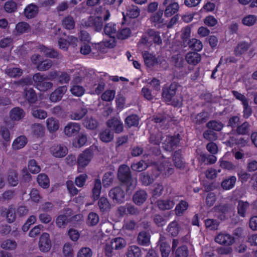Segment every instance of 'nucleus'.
Returning <instances> with one entry per match:
<instances>
[{
  "instance_id": "obj_30",
  "label": "nucleus",
  "mask_w": 257,
  "mask_h": 257,
  "mask_svg": "<svg viewBox=\"0 0 257 257\" xmlns=\"http://www.w3.org/2000/svg\"><path fill=\"white\" fill-rule=\"evenodd\" d=\"M158 171L160 173L169 176L173 173V169L171 164L168 163H163L158 167Z\"/></svg>"
},
{
  "instance_id": "obj_40",
  "label": "nucleus",
  "mask_w": 257,
  "mask_h": 257,
  "mask_svg": "<svg viewBox=\"0 0 257 257\" xmlns=\"http://www.w3.org/2000/svg\"><path fill=\"white\" fill-rule=\"evenodd\" d=\"M70 91L74 96L80 97L84 94L85 89L82 86L78 84H71Z\"/></svg>"
},
{
  "instance_id": "obj_39",
  "label": "nucleus",
  "mask_w": 257,
  "mask_h": 257,
  "mask_svg": "<svg viewBox=\"0 0 257 257\" xmlns=\"http://www.w3.org/2000/svg\"><path fill=\"white\" fill-rule=\"evenodd\" d=\"M87 141L86 136L81 134L73 141L72 145L75 148H80L86 144Z\"/></svg>"
},
{
  "instance_id": "obj_31",
  "label": "nucleus",
  "mask_w": 257,
  "mask_h": 257,
  "mask_svg": "<svg viewBox=\"0 0 257 257\" xmlns=\"http://www.w3.org/2000/svg\"><path fill=\"white\" fill-rule=\"evenodd\" d=\"M87 112V108L84 107H81L71 113L70 114V118L71 119L80 120L81 119Z\"/></svg>"
},
{
  "instance_id": "obj_50",
  "label": "nucleus",
  "mask_w": 257,
  "mask_h": 257,
  "mask_svg": "<svg viewBox=\"0 0 257 257\" xmlns=\"http://www.w3.org/2000/svg\"><path fill=\"white\" fill-rule=\"evenodd\" d=\"M249 45L247 43L241 42L238 44L234 50V53L236 55H240L247 51L248 49Z\"/></svg>"
},
{
  "instance_id": "obj_27",
  "label": "nucleus",
  "mask_w": 257,
  "mask_h": 257,
  "mask_svg": "<svg viewBox=\"0 0 257 257\" xmlns=\"http://www.w3.org/2000/svg\"><path fill=\"white\" fill-rule=\"evenodd\" d=\"M249 204L246 201L240 200L237 204V213L239 216L244 217L246 216V213L249 208Z\"/></svg>"
},
{
  "instance_id": "obj_33",
  "label": "nucleus",
  "mask_w": 257,
  "mask_h": 257,
  "mask_svg": "<svg viewBox=\"0 0 257 257\" xmlns=\"http://www.w3.org/2000/svg\"><path fill=\"white\" fill-rule=\"evenodd\" d=\"M113 134L109 129H104L99 134L100 139L103 142L108 143L113 139Z\"/></svg>"
},
{
  "instance_id": "obj_38",
  "label": "nucleus",
  "mask_w": 257,
  "mask_h": 257,
  "mask_svg": "<svg viewBox=\"0 0 257 257\" xmlns=\"http://www.w3.org/2000/svg\"><path fill=\"white\" fill-rule=\"evenodd\" d=\"M256 21V16L253 15H248L242 18L241 22L243 25L250 27L254 25Z\"/></svg>"
},
{
  "instance_id": "obj_22",
  "label": "nucleus",
  "mask_w": 257,
  "mask_h": 257,
  "mask_svg": "<svg viewBox=\"0 0 257 257\" xmlns=\"http://www.w3.org/2000/svg\"><path fill=\"white\" fill-rule=\"evenodd\" d=\"M116 45V41L115 36H109L108 39H105L100 44V51L102 53H105L106 50L101 47H104L105 48H112Z\"/></svg>"
},
{
  "instance_id": "obj_63",
  "label": "nucleus",
  "mask_w": 257,
  "mask_h": 257,
  "mask_svg": "<svg viewBox=\"0 0 257 257\" xmlns=\"http://www.w3.org/2000/svg\"><path fill=\"white\" fill-rule=\"evenodd\" d=\"M30 28L28 24L25 22H20L17 24L16 30L19 34H23L27 32Z\"/></svg>"
},
{
  "instance_id": "obj_8",
  "label": "nucleus",
  "mask_w": 257,
  "mask_h": 257,
  "mask_svg": "<svg viewBox=\"0 0 257 257\" xmlns=\"http://www.w3.org/2000/svg\"><path fill=\"white\" fill-rule=\"evenodd\" d=\"M84 25L87 27H92L96 31L99 32L103 26L102 19L99 17H91L84 22Z\"/></svg>"
},
{
  "instance_id": "obj_56",
  "label": "nucleus",
  "mask_w": 257,
  "mask_h": 257,
  "mask_svg": "<svg viewBox=\"0 0 257 257\" xmlns=\"http://www.w3.org/2000/svg\"><path fill=\"white\" fill-rule=\"evenodd\" d=\"M28 167L29 171L33 174L38 173L41 170L40 166L38 165L35 160H30L28 162Z\"/></svg>"
},
{
  "instance_id": "obj_25",
  "label": "nucleus",
  "mask_w": 257,
  "mask_h": 257,
  "mask_svg": "<svg viewBox=\"0 0 257 257\" xmlns=\"http://www.w3.org/2000/svg\"><path fill=\"white\" fill-rule=\"evenodd\" d=\"M147 198L146 192L143 190H140L134 194L133 200L136 204L140 205L146 201Z\"/></svg>"
},
{
  "instance_id": "obj_57",
  "label": "nucleus",
  "mask_w": 257,
  "mask_h": 257,
  "mask_svg": "<svg viewBox=\"0 0 257 257\" xmlns=\"http://www.w3.org/2000/svg\"><path fill=\"white\" fill-rule=\"evenodd\" d=\"M6 73L11 77H16L21 76L22 74V70L19 68H8L6 70Z\"/></svg>"
},
{
  "instance_id": "obj_43",
  "label": "nucleus",
  "mask_w": 257,
  "mask_h": 257,
  "mask_svg": "<svg viewBox=\"0 0 257 257\" xmlns=\"http://www.w3.org/2000/svg\"><path fill=\"white\" fill-rule=\"evenodd\" d=\"M126 254L127 257H140L141 251L138 246L132 245L128 248Z\"/></svg>"
},
{
  "instance_id": "obj_41",
  "label": "nucleus",
  "mask_w": 257,
  "mask_h": 257,
  "mask_svg": "<svg viewBox=\"0 0 257 257\" xmlns=\"http://www.w3.org/2000/svg\"><path fill=\"white\" fill-rule=\"evenodd\" d=\"M188 207V203L185 201H181L175 207V213L178 216L182 215Z\"/></svg>"
},
{
  "instance_id": "obj_45",
  "label": "nucleus",
  "mask_w": 257,
  "mask_h": 257,
  "mask_svg": "<svg viewBox=\"0 0 257 257\" xmlns=\"http://www.w3.org/2000/svg\"><path fill=\"white\" fill-rule=\"evenodd\" d=\"M99 220L98 215L95 212H91L89 213L87 219V224L89 226H94L96 225Z\"/></svg>"
},
{
  "instance_id": "obj_15",
  "label": "nucleus",
  "mask_w": 257,
  "mask_h": 257,
  "mask_svg": "<svg viewBox=\"0 0 257 257\" xmlns=\"http://www.w3.org/2000/svg\"><path fill=\"white\" fill-rule=\"evenodd\" d=\"M118 177L123 182H129L131 180L129 167L124 165L120 166L118 172Z\"/></svg>"
},
{
  "instance_id": "obj_13",
  "label": "nucleus",
  "mask_w": 257,
  "mask_h": 257,
  "mask_svg": "<svg viewBox=\"0 0 257 257\" xmlns=\"http://www.w3.org/2000/svg\"><path fill=\"white\" fill-rule=\"evenodd\" d=\"M25 116V111L20 107L12 108L9 112V117L12 121H18Z\"/></svg>"
},
{
  "instance_id": "obj_61",
  "label": "nucleus",
  "mask_w": 257,
  "mask_h": 257,
  "mask_svg": "<svg viewBox=\"0 0 257 257\" xmlns=\"http://www.w3.org/2000/svg\"><path fill=\"white\" fill-rule=\"evenodd\" d=\"M175 257H187L188 250L186 246L183 245L178 247L175 252Z\"/></svg>"
},
{
  "instance_id": "obj_10",
  "label": "nucleus",
  "mask_w": 257,
  "mask_h": 257,
  "mask_svg": "<svg viewBox=\"0 0 257 257\" xmlns=\"http://www.w3.org/2000/svg\"><path fill=\"white\" fill-rule=\"evenodd\" d=\"M51 154L56 158H62L65 157L67 153V148L60 144H54L50 148Z\"/></svg>"
},
{
  "instance_id": "obj_2",
  "label": "nucleus",
  "mask_w": 257,
  "mask_h": 257,
  "mask_svg": "<svg viewBox=\"0 0 257 257\" xmlns=\"http://www.w3.org/2000/svg\"><path fill=\"white\" fill-rule=\"evenodd\" d=\"M126 241L121 237H116L113 239H108L106 240L104 247L105 254L110 256L113 249H120L125 246Z\"/></svg>"
},
{
  "instance_id": "obj_23",
  "label": "nucleus",
  "mask_w": 257,
  "mask_h": 257,
  "mask_svg": "<svg viewBox=\"0 0 257 257\" xmlns=\"http://www.w3.org/2000/svg\"><path fill=\"white\" fill-rule=\"evenodd\" d=\"M145 64L148 67H152L157 63L155 56L148 51H144L142 53Z\"/></svg>"
},
{
  "instance_id": "obj_62",
  "label": "nucleus",
  "mask_w": 257,
  "mask_h": 257,
  "mask_svg": "<svg viewBox=\"0 0 257 257\" xmlns=\"http://www.w3.org/2000/svg\"><path fill=\"white\" fill-rule=\"evenodd\" d=\"M219 162L220 167L223 169L232 171L234 170L236 168L235 166L231 162L220 159Z\"/></svg>"
},
{
  "instance_id": "obj_36",
  "label": "nucleus",
  "mask_w": 257,
  "mask_h": 257,
  "mask_svg": "<svg viewBox=\"0 0 257 257\" xmlns=\"http://www.w3.org/2000/svg\"><path fill=\"white\" fill-rule=\"evenodd\" d=\"M98 205L101 212H107L111 208V205L108 199L105 197H101L98 201Z\"/></svg>"
},
{
  "instance_id": "obj_34",
  "label": "nucleus",
  "mask_w": 257,
  "mask_h": 257,
  "mask_svg": "<svg viewBox=\"0 0 257 257\" xmlns=\"http://www.w3.org/2000/svg\"><path fill=\"white\" fill-rule=\"evenodd\" d=\"M236 181V177L232 176L229 178L223 180L221 183V186L224 190H230L234 186Z\"/></svg>"
},
{
  "instance_id": "obj_42",
  "label": "nucleus",
  "mask_w": 257,
  "mask_h": 257,
  "mask_svg": "<svg viewBox=\"0 0 257 257\" xmlns=\"http://www.w3.org/2000/svg\"><path fill=\"white\" fill-rule=\"evenodd\" d=\"M37 182L39 185L43 188H47L49 186V179L44 174H40L38 176Z\"/></svg>"
},
{
  "instance_id": "obj_26",
  "label": "nucleus",
  "mask_w": 257,
  "mask_h": 257,
  "mask_svg": "<svg viewBox=\"0 0 257 257\" xmlns=\"http://www.w3.org/2000/svg\"><path fill=\"white\" fill-rule=\"evenodd\" d=\"M157 205L161 210H168L172 208L174 206V202L172 199L169 198L166 200L158 201Z\"/></svg>"
},
{
  "instance_id": "obj_18",
  "label": "nucleus",
  "mask_w": 257,
  "mask_h": 257,
  "mask_svg": "<svg viewBox=\"0 0 257 257\" xmlns=\"http://www.w3.org/2000/svg\"><path fill=\"white\" fill-rule=\"evenodd\" d=\"M163 11H158L153 14L150 18L152 24L157 28H161L164 24V20L162 18Z\"/></svg>"
},
{
  "instance_id": "obj_17",
  "label": "nucleus",
  "mask_w": 257,
  "mask_h": 257,
  "mask_svg": "<svg viewBox=\"0 0 257 257\" xmlns=\"http://www.w3.org/2000/svg\"><path fill=\"white\" fill-rule=\"evenodd\" d=\"M67 90V88L65 86L58 87L50 95V100L53 102H56L60 100Z\"/></svg>"
},
{
  "instance_id": "obj_48",
  "label": "nucleus",
  "mask_w": 257,
  "mask_h": 257,
  "mask_svg": "<svg viewBox=\"0 0 257 257\" xmlns=\"http://www.w3.org/2000/svg\"><path fill=\"white\" fill-rule=\"evenodd\" d=\"M168 231L172 236H176L179 232V226L177 222H171L168 225Z\"/></svg>"
},
{
  "instance_id": "obj_21",
  "label": "nucleus",
  "mask_w": 257,
  "mask_h": 257,
  "mask_svg": "<svg viewBox=\"0 0 257 257\" xmlns=\"http://www.w3.org/2000/svg\"><path fill=\"white\" fill-rule=\"evenodd\" d=\"M38 7L34 4L29 5L24 10V15L28 19H31L35 17L38 14Z\"/></svg>"
},
{
  "instance_id": "obj_16",
  "label": "nucleus",
  "mask_w": 257,
  "mask_h": 257,
  "mask_svg": "<svg viewBox=\"0 0 257 257\" xmlns=\"http://www.w3.org/2000/svg\"><path fill=\"white\" fill-rule=\"evenodd\" d=\"M46 125L48 131L50 133L57 132L59 128V121L55 117H50L46 120Z\"/></svg>"
},
{
  "instance_id": "obj_12",
  "label": "nucleus",
  "mask_w": 257,
  "mask_h": 257,
  "mask_svg": "<svg viewBox=\"0 0 257 257\" xmlns=\"http://www.w3.org/2000/svg\"><path fill=\"white\" fill-rule=\"evenodd\" d=\"M80 125L77 122H69L64 128L65 134L68 137L74 136L80 131Z\"/></svg>"
},
{
  "instance_id": "obj_64",
  "label": "nucleus",
  "mask_w": 257,
  "mask_h": 257,
  "mask_svg": "<svg viewBox=\"0 0 257 257\" xmlns=\"http://www.w3.org/2000/svg\"><path fill=\"white\" fill-rule=\"evenodd\" d=\"M92 255L91 249L87 247L81 248L77 253V257H91Z\"/></svg>"
},
{
  "instance_id": "obj_9",
  "label": "nucleus",
  "mask_w": 257,
  "mask_h": 257,
  "mask_svg": "<svg viewBox=\"0 0 257 257\" xmlns=\"http://www.w3.org/2000/svg\"><path fill=\"white\" fill-rule=\"evenodd\" d=\"M38 245L40 250L44 252H48L51 249V241L48 233L44 232L41 235Z\"/></svg>"
},
{
  "instance_id": "obj_35",
  "label": "nucleus",
  "mask_w": 257,
  "mask_h": 257,
  "mask_svg": "<svg viewBox=\"0 0 257 257\" xmlns=\"http://www.w3.org/2000/svg\"><path fill=\"white\" fill-rule=\"evenodd\" d=\"M101 189V181L99 179H96L94 181V187L92 188V198L94 200H96L99 198Z\"/></svg>"
},
{
  "instance_id": "obj_5",
  "label": "nucleus",
  "mask_w": 257,
  "mask_h": 257,
  "mask_svg": "<svg viewBox=\"0 0 257 257\" xmlns=\"http://www.w3.org/2000/svg\"><path fill=\"white\" fill-rule=\"evenodd\" d=\"M152 42L156 44L160 45L162 41L159 32L153 30H150L146 35L143 36L140 42L147 46H150L152 45Z\"/></svg>"
},
{
  "instance_id": "obj_58",
  "label": "nucleus",
  "mask_w": 257,
  "mask_h": 257,
  "mask_svg": "<svg viewBox=\"0 0 257 257\" xmlns=\"http://www.w3.org/2000/svg\"><path fill=\"white\" fill-rule=\"evenodd\" d=\"M171 251V248L169 244L165 242H162L160 244V251L162 257H168Z\"/></svg>"
},
{
  "instance_id": "obj_52",
  "label": "nucleus",
  "mask_w": 257,
  "mask_h": 257,
  "mask_svg": "<svg viewBox=\"0 0 257 257\" xmlns=\"http://www.w3.org/2000/svg\"><path fill=\"white\" fill-rule=\"evenodd\" d=\"M25 97L30 103H34L37 100V96L34 90L30 88L25 90Z\"/></svg>"
},
{
  "instance_id": "obj_37",
  "label": "nucleus",
  "mask_w": 257,
  "mask_h": 257,
  "mask_svg": "<svg viewBox=\"0 0 257 257\" xmlns=\"http://www.w3.org/2000/svg\"><path fill=\"white\" fill-rule=\"evenodd\" d=\"M7 181L12 186H16L19 183L18 177L17 172L12 170L9 172L7 176Z\"/></svg>"
},
{
  "instance_id": "obj_49",
  "label": "nucleus",
  "mask_w": 257,
  "mask_h": 257,
  "mask_svg": "<svg viewBox=\"0 0 257 257\" xmlns=\"http://www.w3.org/2000/svg\"><path fill=\"white\" fill-rule=\"evenodd\" d=\"M140 10L136 6H131L127 8L126 15L131 18H137L140 15Z\"/></svg>"
},
{
  "instance_id": "obj_14",
  "label": "nucleus",
  "mask_w": 257,
  "mask_h": 257,
  "mask_svg": "<svg viewBox=\"0 0 257 257\" xmlns=\"http://www.w3.org/2000/svg\"><path fill=\"white\" fill-rule=\"evenodd\" d=\"M107 125L116 133L122 132L123 128L122 123L120 119L117 118L109 119L107 122Z\"/></svg>"
},
{
  "instance_id": "obj_55",
  "label": "nucleus",
  "mask_w": 257,
  "mask_h": 257,
  "mask_svg": "<svg viewBox=\"0 0 257 257\" xmlns=\"http://www.w3.org/2000/svg\"><path fill=\"white\" fill-rule=\"evenodd\" d=\"M115 95V91L113 90H107L101 95V99L103 101H111Z\"/></svg>"
},
{
  "instance_id": "obj_11",
  "label": "nucleus",
  "mask_w": 257,
  "mask_h": 257,
  "mask_svg": "<svg viewBox=\"0 0 257 257\" xmlns=\"http://www.w3.org/2000/svg\"><path fill=\"white\" fill-rule=\"evenodd\" d=\"M109 195L113 201L116 202L121 203L124 201L125 194L120 187H116L111 189Z\"/></svg>"
},
{
  "instance_id": "obj_3",
  "label": "nucleus",
  "mask_w": 257,
  "mask_h": 257,
  "mask_svg": "<svg viewBox=\"0 0 257 257\" xmlns=\"http://www.w3.org/2000/svg\"><path fill=\"white\" fill-rule=\"evenodd\" d=\"M93 151L91 148L86 149L79 155L77 159L78 171L79 172H82L89 164L93 158Z\"/></svg>"
},
{
  "instance_id": "obj_44",
  "label": "nucleus",
  "mask_w": 257,
  "mask_h": 257,
  "mask_svg": "<svg viewBox=\"0 0 257 257\" xmlns=\"http://www.w3.org/2000/svg\"><path fill=\"white\" fill-rule=\"evenodd\" d=\"M104 31L105 35L108 36H115L117 31L115 25L111 23H108L105 25Z\"/></svg>"
},
{
  "instance_id": "obj_47",
  "label": "nucleus",
  "mask_w": 257,
  "mask_h": 257,
  "mask_svg": "<svg viewBox=\"0 0 257 257\" xmlns=\"http://www.w3.org/2000/svg\"><path fill=\"white\" fill-rule=\"evenodd\" d=\"M188 44L190 48L196 51H200L203 48L202 42L196 39H192L190 40Z\"/></svg>"
},
{
  "instance_id": "obj_1",
  "label": "nucleus",
  "mask_w": 257,
  "mask_h": 257,
  "mask_svg": "<svg viewBox=\"0 0 257 257\" xmlns=\"http://www.w3.org/2000/svg\"><path fill=\"white\" fill-rule=\"evenodd\" d=\"M177 89V84L172 83L169 87H164L163 89L162 97L168 104L174 106H181L182 102V97L180 95L175 96Z\"/></svg>"
},
{
  "instance_id": "obj_59",
  "label": "nucleus",
  "mask_w": 257,
  "mask_h": 257,
  "mask_svg": "<svg viewBox=\"0 0 257 257\" xmlns=\"http://www.w3.org/2000/svg\"><path fill=\"white\" fill-rule=\"evenodd\" d=\"M125 122L129 127L137 126L139 123V117L136 115H131L126 118Z\"/></svg>"
},
{
  "instance_id": "obj_20",
  "label": "nucleus",
  "mask_w": 257,
  "mask_h": 257,
  "mask_svg": "<svg viewBox=\"0 0 257 257\" xmlns=\"http://www.w3.org/2000/svg\"><path fill=\"white\" fill-rule=\"evenodd\" d=\"M28 142L27 138L25 136H20L14 140L12 144V148L18 150L23 148Z\"/></svg>"
},
{
  "instance_id": "obj_19",
  "label": "nucleus",
  "mask_w": 257,
  "mask_h": 257,
  "mask_svg": "<svg viewBox=\"0 0 257 257\" xmlns=\"http://www.w3.org/2000/svg\"><path fill=\"white\" fill-rule=\"evenodd\" d=\"M179 141L178 135L167 137L163 143V147L166 150L171 151L174 146L177 145Z\"/></svg>"
},
{
  "instance_id": "obj_51",
  "label": "nucleus",
  "mask_w": 257,
  "mask_h": 257,
  "mask_svg": "<svg viewBox=\"0 0 257 257\" xmlns=\"http://www.w3.org/2000/svg\"><path fill=\"white\" fill-rule=\"evenodd\" d=\"M32 115L35 118L43 119L47 117V113L43 109L34 108L32 110Z\"/></svg>"
},
{
  "instance_id": "obj_29",
  "label": "nucleus",
  "mask_w": 257,
  "mask_h": 257,
  "mask_svg": "<svg viewBox=\"0 0 257 257\" xmlns=\"http://www.w3.org/2000/svg\"><path fill=\"white\" fill-rule=\"evenodd\" d=\"M38 51L42 53H43L47 57L51 58H55L57 57L58 53L53 49L46 48L43 45H39L38 46Z\"/></svg>"
},
{
  "instance_id": "obj_46",
  "label": "nucleus",
  "mask_w": 257,
  "mask_h": 257,
  "mask_svg": "<svg viewBox=\"0 0 257 257\" xmlns=\"http://www.w3.org/2000/svg\"><path fill=\"white\" fill-rule=\"evenodd\" d=\"M84 125L87 128L93 130L97 127L98 123L96 120L91 116H87L84 120Z\"/></svg>"
},
{
  "instance_id": "obj_24",
  "label": "nucleus",
  "mask_w": 257,
  "mask_h": 257,
  "mask_svg": "<svg viewBox=\"0 0 257 257\" xmlns=\"http://www.w3.org/2000/svg\"><path fill=\"white\" fill-rule=\"evenodd\" d=\"M186 60L189 64L196 65L201 61V56L197 53L190 52L186 55Z\"/></svg>"
},
{
  "instance_id": "obj_32",
  "label": "nucleus",
  "mask_w": 257,
  "mask_h": 257,
  "mask_svg": "<svg viewBox=\"0 0 257 257\" xmlns=\"http://www.w3.org/2000/svg\"><path fill=\"white\" fill-rule=\"evenodd\" d=\"M150 235L146 231L140 232L138 236V241L139 244L148 246L150 244Z\"/></svg>"
},
{
  "instance_id": "obj_53",
  "label": "nucleus",
  "mask_w": 257,
  "mask_h": 257,
  "mask_svg": "<svg viewBox=\"0 0 257 257\" xmlns=\"http://www.w3.org/2000/svg\"><path fill=\"white\" fill-rule=\"evenodd\" d=\"M63 253L66 257H73V248L70 243H66L63 247Z\"/></svg>"
},
{
  "instance_id": "obj_54",
  "label": "nucleus",
  "mask_w": 257,
  "mask_h": 257,
  "mask_svg": "<svg viewBox=\"0 0 257 257\" xmlns=\"http://www.w3.org/2000/svg\"><path fill=\"white\" fill-rule=\"evenodd\" d=\"M34 134L37 137L43 136L45 133L44 126L40 123H35L33 125Z\"/></svg>"
},
{
  "instance_id": "obj_6",
  "label": "nucleus",
  "mask_w": 257,
  "mask_h": 257,
  "mask_svg": "<svg viewBox=\"0 0 257 257\" xmlns=\"http://www.w3.org/2000/svg\"><path fill=\"white\" fill-rule=\"evenodd\" d=\"M214 240L219 244L226 246H231L235 242L234 237L225 231L218 233L215 237Z\"/></svg>"
},
{
  "instance_id": "obj_28",
  "label": "nucleus",
  "mask_w": 257,
  "mask_h": 257,
  "mask_svg": "<svg viewBox=\"0 0 257 257\" xmlns=\"http://www.w3.org/2000/svg\"><path fill=\"white\" fill-rule=\"evenodd\" d=\"M2 215L3 216H6L8 222L10 223L14 221L16 218L15 209L12 207L8 209H3L2 210Z\"/></svg>"
},
{
  "instance_id": "obj_4",
  "label": "nucleus",
  "mask_w": 257,
  "mask_h": 257,
  "mask_svg": "<svg viewBox=\"0 0 257 257\" xmlns=\"http://www.w3.org/2000/svg\"><path fill=\"white\" fill-rule=\"evenodd\" d=\"M33 81L36 87L41 91H45L52 87V83L48 82L46 76L41 74L40 73H36L33 76Z\"/></svg>"
},
{
  "instance_id": "obj_7",
  "label": "nucleus",
  "mask_w": 257,
  "mask_h": 257,
  "mask_svg": "<svg viewBox=\"0 0 257 257\" xmlns=\"http://www.w3.org/2000/svg\"><path fill=\"white\" fill-rule=\"evenodd\" d=\"M163 5L166 6L165 10V16L166 17H171L176 13L179 9V5L175 0H164Z\"/></svg>"
},
{
  "instance_id": "obj_60",
  "label": "nucleus",
  "mask_w": 257,
  "mask_h": 257,
  "mask_svg": "<svg viewBox=\"0 0 257 257\" xmlns=\"http://www.w3.org/2000/svg\"><path fill=\"white\" fill-rule=\"evenodd\" d=\"M17 246L16 242L13 240L7 239L5 240L2 243V248L6 249L12 250L15 249Z\"/></svg>"
}]
</instances>
